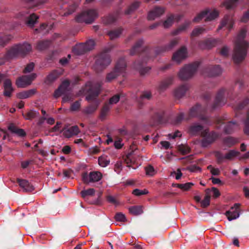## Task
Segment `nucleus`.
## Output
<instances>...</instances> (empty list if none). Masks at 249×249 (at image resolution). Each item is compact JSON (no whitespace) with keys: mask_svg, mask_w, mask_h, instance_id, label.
<instances>
[{"mask_svg":"<svg viewBox=\"0 0 249 249\" xmlns=\"http://www.w3.org/2000/svg\"><path fill=\"white\" fill-rule=\"evenodd\" d=\"M102 174L99 171H91L89 174L84 172L82 175V180L85 184L98 182L102 178Z\"/></svg>","mask_w":249,"mask_h":249,"instance_id":"obj_11","label":"nucleus"},{"mask_svg":"<svg viewBox=\"0 0 249 249\" xmlns=\"http://www.w3.org/2000/svg\"><path fill=\"white\" fill-rule=\"evenodd\" d=\"M80 132L77 125L72 126L64 131V135L67 138H70L73 135H77Z\"/></svg>","mask_w":249,"mask_h":249,"instance_id":"obj_26","label":"nucleus"},{"mask_svg":"<svg viewBox=\"0 0 249 249\" xmlns=\"http://www.w3.org/2000/svg\"><path fill=\"white\" fill-rule=\"evenodd\" d=\"M36 92V89H31L28 90L23 91L17 94V97L19 99H26L35 95Z\"/></svg>","mask_w":249,"mask_h":249,"instance_id":"obj_27","label":"nucleus"},{"mask_svg":"<svg viewBox=\"0 0 249 249\" xmlns=\"http://www.w3.org/2000/svg\"><path fill=\"white\" fill-rule=\"evenodd\" d=\"M111 108L110 105L108 103H106L101 110L100 119L102 120L105 119Z\"/></svg>","mask_w":249,"mask_h":249,"instance_id":"obj_37","label":"nucleus"},{"mask_svg":"<svg viewBox=\"0 0 249 249\" xmlns=\"http://www.w3.org/2000/svg\"><path fill=\"white\" fill-rule=\"evenodd\" d=\"M226 93H227L228 98H229L230 99H233L232 97L233 92L231 90L227 91L224 89H222L219 90V91L217 93L214 102L212 106V109H214L217 107L225 105L226 102V100L224 96Z\"/></svg>","mask_w":249,"mask_h":249,"instance_id":"obj_9","label":"nucleus"},{"mask_svg":"<svg viewBox=\"0 0 249 249\" xmlns=\"http://www.w3.org/2000/svg\"><path fill=\"white\" fill-rule=\"evenodd\" d=\"M240 152L234 150H230L224 156L220 151H215L214 156L216 158L217 162L218 164L222 163L225 159L231 160L233 158L239 156Z\"/></svg>","mask_w":249,"mask_h":249,"instance_id":"obj_13","label":"nucleus"},{"mask_svg":"<svg viewBox=\"0 0 249 249\" xmlns=\"http://www.w3.org/2000/svg\"><path fill=\"white\" fill-rule=\"evenodd\" d=\"M148 193V190L146 189H144L143 190H141L138 189H135L133 191L132 194L137 196H140L142 195H146Z\"/></svg>","mask_w":249,"mask_h":249,"instance_id":"obj_59","label":"nucleus"},{"mask_svg":"<svg viewBox=\"0 0 249 249\" xmlns=\"http://www.w3.org/2000/svg\"><path fill=\"white\" fill-rule=\"evenodd\" d=\"M114 218L116 220L118 221L124 222L126 221V218L124 214L122 213H116Z\"/></svg>","mask_w":249,"mask_h":249,"instance_id":"obj_62","label":"nucleus"},{"mask_svg":"<svg viewBox=\"0 0 249 249\" xmlns=\"http://www.w3.org/2000/svg\"><path fill=\"white\" fill-rule=\"evenodd\" d=\"M219 136L218 133L215 131L209 132V129L206 128L202 133L201 145L202 147H206L213 143Z\"/></svg>","mask_w":249,"mask_h":249,"instance_id":"obj_10","label":"nucleus"},{"mask_svg":"<svg viewBox=\"0 0 249 249\" xmlns=\"http://www.w3.org/2000/svg\"><path fill=\"white\" fill-rule=\"evenodd\" d=\"M209 9H207L201 12L198 14L193 19V21L195 22H198L208 14Z\"/></svg>","mask_w":249,"mask_h":249,"instance_id":"obj_50","label":"nucleus"},{"mask_svg":"<svg viewBox=\"0 0 249 249\" xmlns=\"http://www.w3.org/2000/svg\"><path fill=\"white\" fill-rule=\"evenodd\" d=\"M73 52L77 55H81L87 52L85 45L84 43H81L76 45L73 49Z\"/></svg>","mask_w":249,"mask_h":249,"instance_id":"obj_34","label":"nucleus"},{"mask_svg":"<svg viewBox=\"0 0 249 249\" xmlns=\"http://www.w3.org/2000/svg\"><path fill=\"white\" fill-rule=\"evenodd\" d=\"M126 66V64L124 58H120L118 60L114 70L107 74L106 81L110 82L120 74L124 73L125 71Z\"/></svg>","mask_w":249,"mask_h":249,"instance_id":"obj_6","label":"nucleus"},{"mask_svg":"<svg viewBox=\"0 0 249 249\" xmlns=\"http://www.w3.org/2000/svg\"><path fill=\"white\" fill-rule=\"evenodd\" d=\"M118 14L110 15L104 19V22L106 24H110L114 22L117 19Z\"/></svg>","mask_w":249,"mask_h":249,"instance_id":"obj_46","label":"nucleus"},{"mask_svg":"<svg viewBox=\"0 0 249 249\" xmlns=\"http://www.w3.org/2000/svg\"><path fill=\"white\" fill-rule=\"evenodd\" d=\"M27 3L32 4L30 6V8H33L35 7H37L41 4L39 0H25Z\"/></svg>","mask_w":249,"mask_h":249,"instance_id":"obj_57","label":"nucleus"},{"mask_svg":"<svg viewBox=\"0 0 249 249\" xmlns=\"http://www.w3.org/2000/svg\"><path fill=\"white\" fill-rule=\"evenodd\" d=\"M17 183L19 186L20 191L30 192L34 190V186L26 179L17 178Z\"/></svg>","mask_w":249,"mask_h":249,"instance_id":"obj_19","label":"nucleus"},{"mask_svg":"<svg viewBox=\"0 0 249 249\" xmlns=\"http://www.w3.org/2000/svg\"><path fill=\"white\" fill-rule=\"evenodd\" d=\"M32 51V46L31 44L26 42L22 44H17V56L20 55L22 56H25Z\"/></svg>","mask_w":249,"mask_h":249,"instance_id":"obj_18","label":"nucleus"},{"mask_svg":"<svg viewBox=\"0 0 249 249\" xmlns=\"http://www.w3.org/2000/svg\"><path fill=\"white\" fill-rule=\"evenodd\" d=\"M58 76L57 72L56 71H53L47 76L46 80L49 82H52L56 79Z\"/></svg>","mask_w":249,"mask_h":249,"instance_id":"obj_54","label":"nucleus"},{"mask_svg":"<svg viewBox=\"0 0 249 249\" xmlns=\"http://www.w3.org/2000/svg\"><path fill=\"white\" fill-rule=\"evenodd\" d=\"M95 191L93 188H89L87 190H84L80 193L81 196L86 199L89 196H93L95 194Z\"/></svg>","mask_w":249,"mask_h":249,"instance_id":"obj_45","label":"nucleus"},{"mask_svg":"<svg viewBox=\"0 0 249 249\" xmlns=\"http://www.w3.org/2000/svg\"><path fill=\"white\" fill-rule=\"evenodd\" d=\"M247 33V29L243 28L237 35L235 42L233 59L237 64L242 62L246 56L248 43L244 40Z\"/></svg>","mask_w":249,"mask_h":249,"instance_id":"obj_2","label":"nucleus"},{"mask_svg":"<svg viewBox=\"0 0 249 249\" xmlns=\"http://www.w3.org/2000/svg\"><path fill=\"white\" fill-rule=\"evenodd\" d=\"M123 29L118 28L108 32L107 35L109 36L110 39L113 40L118 37L122 34Z\"/></svg>","mask_w":249,"mask_h":249,"instance_id":"obj_30","label":"nucleus"},{"mask_svg":"<svg viewBox=\"0 0 249 249\" xmlns=\"http://www.w3.org/2000/svg\"><path fill=\"white\" fill-rule=\"evenodd\" d=\"M205 72L210 77L220 75L222 72L219 65L209 66L205 69Z\"/></svg>","mask_w":249,"mask_h":249,"instance_id":"obj_21","label":"nucleus"},{"mask_svg":"<svg viewBox=\"0 0 249 249\" xmlns=\"http://www.w3.org/2000/svg\"><path fill=\"white\" fill-rule=\"evenodd\" d=\"M36 74L32 73L29 75H23L17 79V87L24 88L30 85L36 77Z\"/></svg>","mask_w":249,"mask_h":249,"instance_id":"obj_12","label":"nucleus"},{"mask_svg":"<svg viewBox=\"0 0 249 249\" xmlns=\"http://www.w3.org/2000/svg\"><path fill=\"white\" fill-rule=\"evenodd\" d=\"M219 41L216 39L208 38L200 42L199 46L202 49H210L215 46Z\"/></svg>","mask_w":249,"mask_h":249,"instance_id":"obj_22","label":"nucleus"},{"mask_svg":"<svg viewBox=\"0 0 249 249\" xmlns=\"http://www.w3.org/2000/svg\"><path fill=\"white\" fill-rule=\"evenodd\" d=\"M189 89V86L188 84L180 85L175 89L174 92L175 96L178 99L181 98L185 94Z\"/></svg>","mask_w":249,"mask_h":249,"instance_id":"obj_24","label":"nucleus"},{"mask_svg":"<svg viewBox=\"0 0 249 249\" xmlns=\"http://www.w3.org/2000/svg\"><path fill=\"white\" fill-rule=\"evenodd\" d=\"M98 13L94 9H89L81 13L75 18L78 22H85L87 24L92 23L97 18Z\"/></svg>","mask_w":249,"mask_h":249,"instance_id":"obj_7","label":"nucleus"},{"mask_svg":"<svg viewBox=\"0 0 249 249\" xmlns=\"http://www.w3.org/2000/svg\"><path fill=\"white\" fill-rule=\"evenodd\" d=\"M165 12V9L162 7L155 6L152 10L149 12L147 19L149 20L155 19L161 16Z\"/></svg>","mask_w":249,"mask_h":249,"instance_id":"obj_20","label":"nucleus"},{"mask_svg":"<svg viewBox=\"0 0 249 249\" xmlns=\"http://www.w3.org/2000/svg\"><path fill=\"white\" fill-rule=\"evenodd\" d=\"M143 40L142 39H139L130 51V54L131 55H135L139 53L140 51H142L140 53V57H142V60L141 61L135 62L134 65L135 68L139 70L141 75H144L151 69V68L149 67H144V64L146 63L149 59L156 57L154 56L153 53L149 52V48L146 47L143 49Z\"/></svg>","mask_w":249,"mask_h":249,"instance_id":"obj_1","label":"nucleus"},{"mask_svg":"<svg viewBox=\"0 0 249 249\" xmlns=\"http://www.w3.org/2000/svg\"><path fill=\"white\" fill-rule=\"evenodd\" d=\"M204 126L198 123L192 124L189 127L188 133L192 136H202V132L205 130Z\"/></svg>","mask_w":249,"mask_h":249,"instance_id":"obj_17","label":"nucleus"},{"mask_svg":"<svg viewBox=\"0 0 249 249\" xmlns=\"http://www.w3.org/2000/svg\"><path fill=\"white\" fill-rule=\"evenodd\" d=\"M108 51L101 52L96 56L93 69L97 72L104 70L111 62L110 57L108 53Z\"/></svg>","mask_w":249,"mask_h":249,"instance_id":"obj_4","label":"nucleus"},{"mask_svg":"<svg viewBox=\"0 0 249 249\" xmlns=\"http://www.w3.org/2000/svg\"><path fill=\"white\" fill-rule=\"evenodd\" d=\"M208 107V105L205 107H202L199 104H197L190 108L188 117L186 119L189 120L191 118L197 117L202 121L205 124L209 125H212L213 124V121L209 117L205 116Z\"/></svg>","mask_w":249,"mask_h":249,"instance_id":"obj_3","label":"nucleus"},{"mask_svg":"<svg viewBox=\"0 0 249 249\" xmlns=\"http://www.w3.org/2000/svg\"><path fill=\"white\" fill-rule=\"evenodd\" d=\"M141 2L135 1L132 3L124 11L125 15H129L136 10L140 6Z\"/></svg>","mask_w":249,"mask_h":249,"instance_id":"obj_29","label":"nucleus"},{"mask_svg":"<svg viewBox=\"0 0 249 249\" xmlns=\"http://www.w3.org/2000/svg\"><path fill=\"white\" fill-rule=\"evenodd\" d=\"M239 0H227L223 2L222 5L227 9L230 10L235 8Z\"/></svg>","mask_w":249,"mask_h":249,"instance_id":"obj_35","label":"nucleus"},{"mask_svg":"<svg viewBox=\"0 0 249 249\" xmlns=\"http://www.w3.org/2000/svg\"><path fill=\"white\" fill-rule=\"evenodd\" d=\"M152 97L151 92L149 91H144L141 94L140 99L138 100V102L140 106H142V101L143 99H147L149 100Z\"/></svg>","mask_w":249,"mask_h":249,"instance_id":"obj_42","label":"nucleus"},{"mask_svg":"<svg viewBox=\"0 0 249 249\" xmlns=\"http://www.w3.org/2000/svg\"><path fill=\"white\" fill-rule=\"evenodd\" d=\"M249 104V99L248 98H246L242 102L235 105L233 108L236 112H238L244 109Z\"/></svg>","mask_w":249,"mask_h":249,"instance_id":"obj_36","label":"nucleus"},{"mask_svg":"<svg viewBox=\"0 0 249 249\" xmlns=\"http://www.w3.org/2000/svg\"><path fill=\"white\" fill-rule=\"evenodd\" d=\"M174 20V17L173 15H170L169 16L167 19L165 20L163 23V26L164 28H167L170 27L173 23Z\"/></svg>","mask_w":249,"mask_h":249,"instance_id":"obj_53","label":"nucleus"},{"mask_svg":"<svg viewBox=\"0 0 249 249\" xmlns=\"http://www.w3.org/2000/svg\"><path fill=\"white\" fill-rule=\"evenodd\" d=\"M165 112L161 110L155 113L154 116V119L157 123H162L164 122Z\"/></svg>","mask_w":249,"mask_h":249,"instance_id":"obj_39","label":"nucleus"},{"mask_svg":"<svg viewBox=\"0 0 249 249\" xmlns=\"http://www.w3.org/2000/svg\"><path fill=\"white\" fill-rule=\"evenodd\" d=\"M11 81L9 79H6L4 83V95L9 97L12 92Z\"/></svg>","mask_w":249,"mask_h":249,"instance_id":"obj_32","label":"nucleus"},{"mask_svg":"<svg viewBox=\"0 0 249 249\" xmlns=\"http://www.w3.org/2000/svg\"><path fill=\"white\" fill-rule=\"evenodd\" d=\"M186 53L187 49L185 47H182L173 54L172 59L174 61L179 63L185 58Z\"/></svg>","mask_w":249,"mask_h":249,"instance_id":"obj_23","label":"nucleus"},{"mask_svg":"<svg viewBox=\"0 0 249 249\" xmlns=\"http://www.w3.org/2000/svg\"><path fill=\"white\" fill-rule=\"evenodd\" d=\"M70 82L68 80H65L62 82L58 88L56 89L54 93V96L57 98L63 94H66L70 90Z\"/></svg>","mask_w":249,"mask_h":249,"instance_id":"obj_16","label":"nucleus"},{"mask_svg":"<svg viewBox=\"0 0 249 249\" xmlns=\"http://www.w3.org/2000/svg\"><path fill=\"white\" fill-rule=\"evenodd\" d=\"M200 65L199 62L186 65L181 69L178 73L179 79L182 80H187L190 79L194 75Z\"/></svg>","mask_w":249,"mask_h":249,"instance_id":"obj_5","label":"nucleus"},{"mask_svg":"<svg viewBox=\"0 0 249 249\" xmlns=\"http://www.w3.org/2000/svg\"><path fill=\"white\" fill-rule=\"evenodd\" d=\"M240 206L239 203H235L230 210L226 212L225 215L229 221L236 219L239 217L240 211Z\"/></svg>","mask_w":249,"mask_h":249,"instance_id":"obj_15","label":"nucleus"},{"mask_svg":"<svg viewBox=\"0 0 249 249\" xmlns=\"http://www.w3.org/2000/svg\"><path fill=\"white\" fill-rule=\"evenodd\" d=\"M210 196L206 195L204 199L201 202V205L203 208H206L210 205Z\"/></svg>","mask_w":249,"mask_h":249,"instance_id":"obj_61","label":"nucleus"},{"mask_svg":"<svg viewBox=\"0 0 249 249\" xmlns=\"http://www.w3.org/2000/svg\"><path fill=\"white\" fill-rule=\"evenodd\" d=\"M120 99V96L119 94H116L113 96L111 98H110L108 102H107L110 105L115 104L117 103Z\"/></svg>","mask_w":249,"mask_h":249,"instance_id":"obj_60","label":"nucleus"},{"mask_svg":"<svg viewBox=\"0 0 249 249\" xmlns=\"http://www.w3.org/2000/svg\"><path fill=\"white\" fill-rule=\"evenodd\" d=\"M238 125L236 122L233 121L229 122L225 126L224 132L226 134H231L233 132L234 129L235 127H238Z\"/></svg>","mask_w":249,"mask_h":249,"instance_id":"obj_31","label":"nucleus"},{"mask_svg":"<svg viewBox=\"0 0 249 249\" xmlns=\"http://www.w3.org/2000/svg\"><path fill=\"white\" fill-rule=\"evenodd\" d=\"M173 79L174 76H169L163 80L159 86L160 90H163L165 89L170 85L172 83Z\"/></svg>","mask_w":249,"mask_h":249,"instance_id":"obj_33","label":"nucleus"},{"mask_svg":"<svg viewBox=\"0 0 249 249\" xmlns=\"http://www.w3.org/2000/svg\"><path fill=\"white\" fill-rule=\"evenodd\" d=\"M207 15L208 16L205 20L206 21H211L213 19H214L218 16L219 12L216 9H214L212 11H210L209 10V12L208 13V14Z\"/></svg>","mask_w":249,"mask_h":249,"instance_id":"obj_48","label":"nucleus"},{"mask_svg":"<svg viewBox=\"0 0 249 249\" xmlns=\"http://www.w3.org/2000/svg\"><path fill=\"white\" fill-rule=\"evenodd\" d=\"M238 142L237 139L232 137H227L223 139V143L228 147H231Z\"/></svg>","mask_w":249,"mask_h":249,"instance_id":"obj_38","label":"nucleus"},{"mask_svg":"<svg viewBox=\"0 0 249 249\" xmlns=\"http://www.w3.org/2000/svg\"><path fill=\"white\" fill-rule=\"evenodd\" d=\"M38 18V17L35 14H32L29 16L26 23L28 26L33 27L36 23Z\"/></svg>","mask_w":249,"mask_h":249,"instance_id":"obj_49","label":"nucleus"},{"mask_svg":"<svg viewBox=\"0 0 249 249\" xmlns=\"http://www.w3.org/2000/svg\"><path fill=\"white\" fill-rule=\"evenodd\" d=\"M193 185L194 184L192 182H187L184 184H173V186L174 187L179 188L183 191L189 190V189L191 188Z\"/></svg>","mask_w":249,"mask_h":249,"instance_id":"obj_44","label":"nucleus"},{"mask_svg":"<svg viewBox=\"0 0 249 249\" xmlns=\"http://www.w3.org/2000/svg\"><path fill=\"white\" fill-rule=\"evenodd\" d=\"M85 45L86 49L87 52L92 50L95 46V42L93 40L89 39L86 43H84Z\"/></svg>","mask_w":249,"mask_h":249,"instance_id":"obj_56","label":"nucleus"},{"mask_svg":"<svg viewBox=\"0 0 249 249\" xmlns=\"http://www.w3.org/2000/svg\"><path fill=\"white\" fill-rule=\"evenodd\" d=\"M39 113L38 111L31 110L24 115V117L26 120H32L38 116Z\"/></svg>","mask_w":249,"mask_h":249,"instance_id":"obj_51","label":"nucleus"},{"mask_svg":"<svg viewBox=\"0 0 249 249\" xmlns=\"http://www.w3.org/2000/svg\"><path fill=\"white\" fill-rule=\"evenodd\" d=\"M110 162L109 159L107 156H101L98 158V163L100 166L105 167L107 166Z\"/></svg>","mask_w":249,"mask_h":249,"instance_id":"obj_47","label":"nucleus"},{"mask_svg":"<svg viewBox=\"0 0 249 249\" xmlns=\"http://www.w3.org/2000/svg\"><path fill=\"white\" fill-rule=\"evenodd\" d=\"M229 49L226 46H223L219 51V53L223 56L227 57L229 55Z\"/></svg>","mask_w":249,"mask_h":249,"instance_id":"obj_64","label":"nucleus"},{"mask_svg":"<svg viewBox=\"0 0 249 249\" xmlns=\"http://www.w3.org/2000/svg\"><path fill=\"white\" fill-rule=\"evenodd\" d=\"M12 37L11 36H5L3 37H0V46H4L6 43L11 40Z\"/></svg>","mask_w":249,"mask_h":249,"instance_id":"obj_63","label":"nucleus"},{"mask_svg":"<svg viewBox=\"0 0 249 249\" xmlns=\"http://www.w3.org/2000/svg\"><path fill=\"white\" fill-rule=\"evenodd\" d=\"M191 24V21H186L183 24L179 26L177 29H176L173 32V35H177L180 32L185 31Z\"/></svg>","mask_w":249,"mask_h":249,"instance_id":"obj_43","label":"nucleus"},{"mask_svg":"<svg viewBox=\"0 0 249 249\" xmlns=\"http://www.w3.org/2000/svg\"><path fill=\"white\" fill-rule=\"evenodd\" d=\"M178 38H175L164 46L157 47L154 49H150L149 52L153 53L154 56L160 55L163 53L172 51L178 45Z\"/></svg>","mask_w":249,"mask_h":249,"instance_id":"obj_8","label":"nucleus"},{"mask_svg":"<svg viewBox=\"0 0 249 249\" xmlns=\"http://www.w3.org/2000/svg\"><path fill=\"white\" fill-rule=\"evenodd\" d=\"M98 105V102L96 101L85 109L84 113L88 114L93 113L97 109Z\"/></svg>","mask_w":249,"mask_h":249,"instance_id":"obj_40","label":"nucleus"},{"mask_svg":"<svg viewBox=\"0 0 249 249\" xmlns=\"http://www.w3.org/2000/svg\"><path fill=\"white\" fill-rule=\"evenodd\" d=\"M205 31V29L202 27H197L195 28L191 34V37H196L202 34Z\"/></svg>","mask_w":249,"mask_h":249,"instance_id":"obj_52","label":"nucleus"},{"mask_svg":"<svg viewBox=\"0 0 249 249\" xmlns=\"http://www.w3.org/2000/svg\"><path fill=\"white\" fill-rule=\"evenodd\" d=\"M51 42L49 40L39 41L36 45V49L39 51L47 49L51 45Z\"/></svg>","mask_w":249,"mask_h":249,"instance_id":"obj_28","label":"nucleus"},{"mask_svg":"<svg viewBox=\"0 0 249 249\" xmlns=\"http://www.w3.org/2000/svg\"><path fill=\"white\" fill-rule=\"evenodd\" d=\"M233 22L231 17L229 16H226L222 19L220 25L219 26L217 30H220L224 27H226L231 30L233 27Z\"/></svg>","mask_w":249,"mask_h":249,"instance_id":"obj_25","label":"nucleus"},{"mask_svg":"<svg viewBox=\"0 0 249 249\" xmlns=\"http://www.w3.org/2000/svg\"><path fill=\"white\" fill-rule=\"evenodd\" d=\"M178 150L183 154L186 155L190 152V148L185 145H179L178 146Z\"/></svg>","mask_w":249,"mask_h":249,"instance_id":"obj_55","label":"nucleus"},{"mask_svg":"<svg viewBox=\"0 0 249 249\" xmlns=\"http://www.w3.org/2000/svg\"><path fill=\"white\" fill-rule=\"evenodd\" d=\"M129 212L134 215H138L143 213L142 207L141 206H132L129 208Z\"/></svg>","mask_w":249,"mask_h":249,"instance_id":"obj_41","label":"nucleus"},{"mask_svg":"<svg viewBox=\"0 0 249 249\" xmlns=\"http://www.w3.org/2000/svg\"><path fill=\"white\" fill-rule=\"evenodd\" d=\"M101 87V84L97 83L90 87L88 91V95L86 97L88 102L93 101L96 99L100 93Z\"/></svg>","mask_w":249,"mask_h":249,"instance_id":"obj_14","label":"nucleus"},{"mask_svg":"<svg viewBox=\"0 0 249 249\" xmlns=\"http://www.w3.org/2000/svg\"><path fill=\"white\" fill-rule=\"evenodd\" d=\"M244 132L248 135H249V109L248 111L247 118L245 121Z\"/></svg>","mask_w":249,"mask_h":249,"instance_id":"obj_58","label":"nucleus"}]
</instances>
